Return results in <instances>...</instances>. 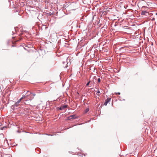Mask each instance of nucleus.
<instances>
[{
    "instance_id": "1",
    "label": "nucleus",
    "mask_w": 157,
    "mask_h": 157,
    "mask_svg": "<svg viewBox=\"0 0 157 157\" xmlns=\"http://www.w3.org/2000/svg\"><path fill=\"white\" fill-rule=\"evenodd\" d=\"M30 96L29 95H23L22 97L21 98L22 99L24 98H25L26 100H25L24 102L25 103H26V102L28 100H32L33 98V97L30 96V98H29V97Z\"/></svg>"
},
{
    "instance_id": "2",
    "label": "nucleus",
    "mask_w": 157,
    "mask_h": 157,
    "mask_svg": "<svg viewBox=\"0 0 157 157\" xmlns=\"http://www.w3.org/2000/svg\"><path fill=\"white\" fill-rule=\"evenodd\" d=\"M111 99V98H107V99L105 100L104 105H106L110 101Z\"/></svg>"
},
{
    "instance_id": "3",
    "label": "nucleus",
    "mask_w": 157,
    "mask_h": 157,
    "mask_svg": "<svg viewBox=\"0 0 157 157\" xmlns=\"http://www.w3.org/2000/svg\"><path fill=\"white\" fill-rule=\"evenodd\" d=\"M142 15H146V16H148L149 15L148 13L146 11H142L141 13Z\"/></svg>"
},
{
    "instance_id": "4",
    "label": "nucleus",
    "mask_w": 157,
    "mask_h": 157,
    "mask_svg": "<svg viewBox=\"0 0 157 157\" xmlns=\"http://www.w3.org/2000/svg\"><path fill=\"white\" fill-rule=\"evenodd\" d=\"M67 105H65L61 106V107H59V110H63L64 109L66 108L67 107Z\"/></svg>"
},
{
    "instance_id": "5",
    "label": "nucleus",
    "mask_w": 157,
    "mask_h": 157,
    "mask_svg": "<svg viewBox=\"0 0 157 157\" xmlns=\"http://www.w3.org/2000/svg\"><path fill=\"white\" fill-rule=\"evenodd\" d=\"M19 103H18V102L17 101L16 102L14 105H13L14 107H17L19 105Z\"/></svg>"
},
{
    "instance_id": "6",
    "label": "nucleus",
    "mask_w": 157,
    "mask_h": 157,
    "mask_svg": "<svg viewBox=\"0 0 157 157\" xmlns=\"http://www.w3.org/2000/svg\"><path fill=\"white\" fill-rule=\"evenodd\" d=\"M75 115L74 114L70 116V117H68L67 118H70V117H71V118H77V117H75Z\"/></svg>"
},
{
    "instance_id": "7",
    "label": "nucleus",
    "mask_w": 157,
    "mask_h": 157,
    "mask_svg": "<svg viewBox=\"0 0 157 157\" xmlns=\"http://www.w3.org/2000/svg\"><path fill=\"white\" fill-rule=\"evenodd\" d=\"M30 94H32L33 95V97H34L35 96V95H36V94L34 93H32V92H30Z\"/></svg>"
},
{
    "instance_id": "8",
    "label": "nucleus",
    "mask_w": 157,
    "mask_h": 157,
    "mask_svg": "<svg viewBox=\"0 0 157 157\" xmlns=\"http://www.w3.org/2000/svg\"><path fill=\"white\" fill-rule=\"evenodd\" d=\"M89 111V108H87L85 110V113H87Z\"/></svg>"
},
{
    "instance_id": "9",
    "label": "nucleus",
    "mask_w": 157,
    "mask_h": 157,
    "mask_svg": "<svg viewBox=\"0 0 157 157\" xmlns=\"http://www.w3.org/2000/svg\"><path fill=\"white\" fill-rule=\"evenodd\" d=\"M100 93V91L99 90H98L97 91V94L98 96H99V94H99Z\"/></svg>"
},
{
    "instance_id": "10",
    "label": "nucleus",
    "mask_w": 157,
    "mask_h": 157,
    "mask_svg": "<svg viewBox=\"0 0 157 157\" xmlns=\"http://www.w3.org/2000/svg\"><path fill=\"white\" fill-rule=\"evenodd\" d=\"M90 81H89L86 84V86H88L90 82Z\"/></svg>"
},
{
    "instance_id": "11",
    "label": "nucleus",
    "mask_w": 157,
    "mask_h": 157,
    "mask_svg": "<svg viewBox=\"0 0 157 157\" xmlns=\"http://www.w3.org/2000/svg\"><path fill=\"white\" fill-rule=\"evenodd\" d=\"M22 99L21 98L20 99H19L18 101H17L18 102V103H20Z\"/></svg>"
},
{
    "instance_id": "12",
    "label": "nucleus",
    "mask_w": 157,
    "mask_h": 157,
    "mask_svg": "<svg viewBox=\"0 0 157 157\" xmlns=\"http://www.w3.org/2000/svg\"><path fill=\"white\" fill-rule=\"evenodd\" d=\"M98 82H100L101 81V79H100V78H98Z\"/></svg>"
},
{
    "instance_id": "13",
    "label": "nucleus",
    "mask_w": 157,
    "mask_h": 157,
    "mask_svg": "<svg viewBox=\"0 0 157 157\" xmlns=\"http://www.w3.org/2000/svg\"><path fill=\"white\" fill-rule=\"evenodd\" d=\"M116 94H118L119 95L120 94V92L116 93Z\"/></svg>"
},
{
    "instance_id": "14",
    "label": "nucleus",
    "mask_w": 157,
    "mask_h": 157,
    "mask_svg": "<svg viewBox=\"0 0 157 157\" xmlns=\"http://www.w3.org/2000/svg\"><path fill=\"white\" fill-rule=\"evenodd\" d=\"M29 95H30V96H29V98H30V96L32 97L31 95V94H29Z\"/></svg>"
},
{
    "instance_id": "15",
    "label": "nucleus",
    "mask_w": 157,
    "mask_h": 157,
    "mask_svg": "<svg viewBox=\"0 0 157 157\" xmlns=\"http://www.w3.org/2000/svg\"><path fill=\"white\" fill-rule=\"evenodd\" d=\"M66 62H63V63H65Z\"/></svg>"
},
{
    "instance_id": "16",
    "label": "nucleus",
    "mask_w": 157,
    "mask_h": 157,
    "mask_svg": "<svg viewBox=\"0 0 157 157\" xmlns=\"http://www.w3.org/2000/svg\"><path fill=\"white\" fill-rule=\"evenodd\" d=\"M29 92V91H27V92H26V94H27L28 92Z\"/></svg>"
},
{
    "instance_id": "17",
    "label": "nucleus",
    "mask_w": 157,
    "mask_h": 157,
    "mask_svg": "<svg viewBox=\"0 0 157 157\" xmlns=\"http://www.w3.org/2000/svg\"><path fill=\"white\" fill-rule=\"evenodd\" d=\"M36 121H40L39 120H36Z\"/></svg>"
},
{
    "instance_id": "18",
    "label": "nucleus",
    "mask_w": 157,
    "mask_h": 157,
    "mask_svg": "<svg viewBox=\"0 0 157 157\" xmlns=\"http://www.w3.org/2000/svg\"><path fill=\"white\" fill-rule=\"evenodd\" d=\"M14 29H15V30L16 29H15V27L14 28Z\"/></svg>"
}]
</instances>
